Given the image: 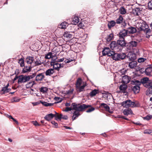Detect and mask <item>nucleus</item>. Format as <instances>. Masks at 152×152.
Wrapping results in <instances>:
<instances>
[{"label":"nucleus","mask_w":152,"mask_h":152,"mask_svg":"<svg viewBox=\"0 0 152 152\" xmlns=\"http://www.w3.org/2000/svg\"><path fill=\"white\" fill-rule=\"evenodd\" d=\"M126 45L124 38H119L117 42L114 41L112 42L110 46L112 50H114L117 52H119L121 51Z\"/></svg>","instance_id":"1"},{"label":"nucleus","mask_w":152,"mask_h":152,"mask_svg":"<svg viewBox=\"0 0 152 152\" xmlns=\"http://www.w3.org/2000/svg\"><path fill=\"white\" fill-rule=\"evenodd\" d=\"M73 107L72 110H75L78 111H82L85 109L91 107V105H87L85 104H76L75 103H72L71 105Z\"/></svg>","instance_id":"2"},{"label":"nucleus","mask_w":152,"mask_h":152,"mask_svg":"<svg viewBox=\"0 0 152 152\" xmlns=\"http://www.w3.org/2000/svg\"><path fill=\"white\" fill-rule=\"evenodd\" d=\"M126 56L124 53H114L112 57L113 60L118 61L123 60L125 58Z\"/></svg>","instance_id":"3"},{"label":"nucleus","mask_w":152,"mask_h":152,"mask_svg":"<svg viewBox=\"0 0 152 152\" xmlns=\"http://www.w3.org/2000/svg\"><path fill=\"white\" fill-rule=\"evenodd\" d=\"M137 25V29L139 31H143L145 32L146 31L149 29L148 25L144 21L142 23H138Z\"/></svg>","instance_id":"4"},{"label":"nucleus","mask_w":152,"mask_h":152,"mask_svg":"<svg viewBox=\"0 0 152 152\" xmlns=\"http://www.w3.org/2000/svg\"><path fill=\"white\" fill-rule=\"evenodd\" d=\"M29 78L28 77L27 75H19V78L18 81V84L21 83H24L29 81Z\"/></svg>","instance_id":"5"},{"label":"nucleus","mask_w":152,"mask_h":152,"mask_svg":"<svg viewBox=\"0 0 152 152\" xmlns=\"http://www.w3.org/2000/svg\"><path fill=\"white\" fill-rule=\"evenodd\" d=\"M134 104V102H132L131 100L129 99L123 101L121 104L124 107L127 108L132 107V106H133Z\"/></svg>","instance_id":"6"},{"label":"nucleus","mask_w":152,"mask_h":152,"mask_svg":"<svg viewBox=\"0 0 152 152\" xmlns=\"http://www.w3.org/2000/svg\"><path fill=\"white\" fill-rule=\"evenodd\" d=\"M103 55L105 56L107 55L110 56H113V54L114 53V52L111 51L110 49L109 48H104V49L102 51Z\"/></svg>","instance_id":"7"},{"label":"nucleus","mask_w":152,"mask_h":152,"mask_svg":"<svg viewBox=\"0 0 152 152\" xmlns=\"http://www.w3.org/2000/svg\"><path fill=\"white\" fill-rule=\"evenodd\" d=\"M152 80H149L148 78L144 77L141 80V84L142 83L143 86L146 87L148 86L150 84H151V82Z\"/></svg>","instance_id":"8"},{"label":"nucleus","mask_w":152,"mask_h":152,"mask_svg":"<svg viewBox=\"0 0 152 152\" xmlns=\"http://www.w3.org/2000/svg\"><path fill=\"white\" fill-rule=\"evenodd\" d=\"M137 44V42L134 41H132L127 43V46L129 47L127 49L131 50L134 47H136Z\"/></svg>","instance_id":"9"},{"label":"nucleus","mask_w":152,"mask_h":152,"mask_svg":"<svg viewBox=\"0 0 152 152\" xmlns=\"http://www.w3.org/2000/svg\"><path fill=\"white\" fill-rule=\"evenodd\" d=\"M127 57L129 61H133L136 59V55L135 53L129 52L127 56Z\"/></svg>","instance_id":"10"},{"label":"nucleus","mask_w":152,"mask_h":152,"mask_svg":"<svg viewBox=\"0 0 152 152\" xmlns=\"http://www.w3.org/2000/svg\"><path fill=\"white\" fill-rule=\"evenodd\" d=\"M128 33V30L125 29H122L119 33V37L120 38H124V37L126 36Z\"/></svg>","instance_id":"11"},{"label":"nucleus","mask_w":152,"mask_h":152,"mask_svg":"<svg viewBox=\"0 0 152 152\" xmlns=\"http://www.w3.org/2000/svg\"><path fill=\"white\" fill-rule=\"evenodd\" d=\"M45 72L39 73L37 74L35 80L37 81H41L45 78V76L44 75Z\"/></svg>","instance_id":"12"},{"label":"nucleus","mask_w":152,"mask_h":152,"mask_svg":"<svg viewBox=\"0 0 152 152\" xmlns=\"http://www.w3.org/2000/svg\"><path fill=\"white\" fill-rule=\"evenodd\" d=\"M122 81L123 83L125 84H127L129 83L130 81V77L127 75H124L122 76Z\"/></svg>","instance_id":"13"},{"label":"nucleus","mask_w":152,"mask_h":152,"mask_svg":"<svg viewBox=\"0 0 152 152\" xmlns=\"http://www.w3.org/2000/svg\"><path fill=\"white\" fill-rule=\"evenodd\" d=\"M24 68L23 69L21 73L24 74L27 72H30L31 70L32 67L30 65L29 66L24 65Z\"/></svg>","instance_id":"14"},{"label":"nucleus","mask_w":152,"mask_h":152,"mask_svg":"<svg viewBox=\"0 0 152 152\" xmlns=\"http://www.w3.org/2000/svg\"><path fill=\"white\" fill-rule=\"evenodd\" d=\"M100 107H101L103 108L107 111L108 112L110 113H112L113 111L110 110V108L109 106L106 104L104 103H101L100 104Z\"/></svg>","instance_id":"15"},{"label":"nucleus","mask_w":152,"mask_h":152,"mask_svg":"<svg viewBox=\"0 0 152 152\" xmlns=\"http://www.w3.org/2000/svg\"><path fill=\"white\" fill-rule=\"evenodd\" d=\"M34 60V57L28 56L26 58L25 61L27 64H30L31 65V64L33 62Z\"/></svg>","instance_id":"16"},{"label":"nucleus","mask_w":152,"mask_h":152,"mask_svg":"<svg viewBox=\"0 0 152 152\" xmlns=\"http://www.w3.org/2000/svg\"><path fill=\"white\" fill-rule=\"evenodd\" d=\"M56 115H54L52 113H50L45 115L44 118L46 120L49 121H50L54 117H56Z\"/></svg>","instance_id":"17"},{"label":"nucleus","mask_w":152,"mask_h":152,"mask_svg":"<svg viewBox=\"0 0 152 152\" xmlns=\"http://www.w3.org/2000/svg\"><path fill=\"white\" fill-rule=\"evenodd\" d=\"M145 74L147 75H152V67H149L145 70Z\"/></svg>","instance_id":"18"},{"label":"nucleus","mask_w":152,"mask_h":152,"mask_svg":"<svg viewBox=\"0 0 152 152\" xmlns=\"http://www.w3.org/2000/svg\"><path fill=\"white\" fill-rule=\"evenodd\" d=\"M127 88V86L125 84H121L119 86L120 91L123 93L126 92Z\"/></svg>","instance_id":"19"},{"label":"nucleus","mask_w":152,"mask_h":152,"mask_svg":"<svg viewBox=\"0 0 152 152\" xmlns=\"http://www.w3.org/2000/svg\"><path fill=\"white\" fill-rule=\"evenodd\" d=\"M151 84H150L147 86L146 88H148L146 91V94L149 95L150 94H152V81Z\"/></svg>","instance_id":"20"},{"label":"nucleus","mask_w":152,"mask_h":152,"mask_svg":"<svg viewBox=\"0 0 152 152\" xmlns=\"http://www.w3.org/2000/svg\"><path fill=\"white\" fill-rule=\"evenodd\" d=\"M79 20L80 19L78 16H74L72 18V24L76 25L79 22Z\"/></svg>","instance_id":"21"},{"label":"nucleus","mask_w":152,"mask_h":152,"mask_svg":"<svg viewBox=\"0 0 152 152\" xmlns=\"http://www.w3.org/2000/svg\"><path fill=\"white\" fill-rule=\"evenodd\" d=\"M128 32L129 34H133L135 33L137 31L136 29L135 28L131 26L127 28Z\"/></svg>","instance_id":"22"},{"label":"nucleus","mask_w":152,"mask_h":152,"mask_svg":"<svg viewBox=\"0 0 152 152\" xmlns=\"http://www.w3.org/2000/svg\"><path fill=\"white\" fill-rule=\"evenodd\" d=\"M55 72L54 69L50 68L47 70L45 72V75L46 76H50Z\"/></svg>","instance_id":"23"},{"label":"nucleus","mask_w":152,"mask_h":152,"mask_svg":"<svg viewBox=\"0 0 152 152\" xmlns=\"http://www.w3.org/2000/svg\"><path fill=\"white\" fill-rule=\"evenodd\" d=\"M123 113L124 115H128L130 114L133 113L132 110L129 108H126L125 109L123 112Z\"/></svg>","instance_id":"24"},{"label":"nucleus","mask_w":152,"mask_h":152,"mask_svg":"<svg viewBox=\"0 0 152 152\" xmlns=\"http://www.w3.org/2000/svg\"><path fill=\"white\" fill-rule=\"evenodd\" d=\"M73 34H74L73 32H72V34H71L70 32L66 31L64 32V37H66L67 38H72L73 36Z\"/></svg>","instance_id":"25"},{"label":"nucleus","mask_w":152,"mask_h":152,"mask_svg":"<svg viewBox=\"0 0 152 152\" xmlns=\"http://www.w3.org/2000/svg\"><path fill=\"white\" fill-rule=\"evenodd\" d=\"M19 70L18 69H16L15 72V73L14 74H13L11 75H13L15 74H16V75L15 77L14 78V79L12 80L13 83H14L15 81L18 79H19V75L18 76V75L19 74Z\"/></svg>","instance_id":"26"},{"label":"nucleus","mask_w":152,"mask_h":152,"mask_svg":"<svg viewBox=\"0 0 152 152\" xmlns=\"http://www.w3.org/2000/svg\"><path fill=\"white\" fill-rule=\"evenodd\" d=\"M67 26V23L65 21L61 23L59 25H58V27L60 28L64 29L66 28V27Z\"/></svg>","instance_id":"27"},{"label":"nucleus","mask_w":152,"mask_h":152,"mask_svg":"<svg viewBox=\"0 0 152 152\" xmlns=\"http://www.w3.org/2000/svg\"><path fill=\"white\" fill-rule=\"evenodd\" d=\"M137 65V63L136 61H132L129 63V66L130 68L133 69Z\"/></svg>","instance_id":"28"},{"label":"nucleus","mask_w":152,"mask_h":152,"mask_svg":"<svg viewBox=\"0 0 152 152\" xmlns=\"http://www.w3.org/2000/svg\"><path fill=\"white\" fill-rule=\"evenodd\" d=\"M140 87L139 86H134L132 87V90L135 94L138 93L139 92Z\"/></svg>","instance_id":"29"},{"label":"nucleus","mask_w":152,"mask_h":152,"mask_svg":"<svg viewBox=\"0 0 152 152\" xmlns=\"http://www.w3.org/2000/svg\"><path fill=\"white\" fill-rule=\"evenodd\" d=\"M85 85H83L81 86H77L76 87V90L77 92H80L81 91H82L84 90V88L85 87Z\"/></svg>","instance_id":"30"},{"label":"nucleus","mask_w":152,"mask_h":152,"mask_svg":"<svg viewBox=\"0 0 152 152\" xmlns=\"http://www.w3.org/2000/svg\"><path fill=\"white\" fill-rule=\"evenodd\" d=\"M116 23L118 24H120L123 22V18L121 15H120L119 18L116 20Z\"/></svg>","instance_id":"31"},{"label":"nucleus","mask_w":152,"mask_h":152,"mask_svg":"<svg viewBox=\"0 0 152 152\" xmlns=\"http://www.w3.org/2000/svg\"><path fill=\"white\" fill-rule=\"evenodd\" d=\"M115 22L114 20H111L109 21L108 23V26L109 28H111L114 26L116 23Z\"/></svg>","instance_id":"32"},{"label":"nucleus","mask_w":152,"mask_h":152,"mask_svg":"<svg viewBox=\"0 0 152 152\" xmlns=\"http://www.w3.org/2000/svg\"><path fill=\"white\" fill-rule=\"evenodd\" d=\"M40 102L45 107L52 106L54 104L53 103H48L47 102L42 101H40Z\"/></svg>","instance_id":"33"},{"label":"nucleus","mask_w":152,"mask_h":152,"mask_svg":"<svg viewBox=\"0 0 152 152\" xmlns=\"http://www.w3.org/2000/svg\"><path fill=\"white\" fill-rule=\"evenodd\" d=\"M131 83L135 85L134 86H139L141 84L140 81L137 80H132L131 81Z\"/></svg>","instance_id":"34"},{"label":"nucleus","mask_w":152,"mask_h":152,"mask_svg":"<svg viewBox=\"0 0 152 152\" xmlns=\"http://www.w3.org/2000/svg\"><path fill=\"white\" fill-rule=\"evenodd\" d=\"M142 10H132V11L131 12L134 15L138 16L140 13V11H141Z\"/></svg>","instance_id":"35"},{"label":"nucleus","mask_w":152,"mask_h":152,"mask_svg":"<svg viewBox=\"0 0 152 152\" xmlns=\"http://www.w3.org/2000/svg\"><path fill=\"white\" fill-rule=\"evenodd\" d=\"M24 59L22 58H21L19 60L18 63L20 64V67H22L24 66Z\"/></svg>","instance_id":"36"},{"label":"nucleus","mask_w":152,"mask_h":152,"mask_svg":"<svg viewBox=\"0 0 152 152\" xmlns=\"http://www.w3.org/2000/svg\"><path fill=\"white\" fill-rule=\"evenodd\" d=\"M53 55L51 52L48 53L45 56V58L46 59H49L53 57Z\"/></svg>","instance_id":"37"},{"label":"nucleus","mask_w":152,"mask_h":152,"mask_svg":"<svg viewBox=\"0 0 152 152\" xmlns=\"http://www.w3.org/2000/svg\"><path fill=\"white\" fill-rule=\"evenodd\" d=\"M51 58L52 59H51V62H52V63H58L57 61H56V60L57 58V57H56V55H53V57Z\"/></svg>","instance_id":"38"},{"label":"nucleus","mask_w":152,"mask_h":152,"mask_svg":"<svg viewBox=\"0 0 152 152\" xmlns=\"http://www.w3.org/2000/svg\"><path fill=\"white\" fill-rule=\"evenodd\" d=\"M82 80L80 78H78L77 80L76 84V87L77 86H80L82 84Z\"/></svg>","instance_id":"39"},{"label":"nucleus","mask_w":152,"mask_h":152,"mask_svg":"<svg viewBox=\"0 0 152 152\" xmlns=\"http://www.w3.org/2000/svg\"><path fill=\"white\" fill-rule=\"evenodd\" d=\"M126 71L127 70L126 69L123 68L119 71L118 73L120 75H124Z\"/></svg>","instance_id":"40"},{"label":"nucleus","mask_w":152,"mask_h":152,"mask_svg":"<svg viewBox=\"0 0 152 152\" xmlns=\"http://www.w3.org/2000/svg\"><path fill=\"white\" fill-rule=\"evenodd\" d=\"M48 90V89L47 87H42L40 88V91L43 94H45Z\"/></svg>","instance_id":"41"},{"label":"nucleus","mask_w":152,"mask_h":152,"mask_svg":"<svg viewBox=\"0 0 152 152\" xmlns=\"http://www.w3.org/2000/svg\"><path fill=\"white\" fill-rule=\"evenodd\" d=\"M113 37V34H110L107 36V41H110L112 40Z\"/></svg>","instance_id":"42"},{"label":"nucleus","mask_w":152,"mask_h":152,"mask_svg":"<svg viewBox=\"0 0 152 152\" xmlns=\"http://www.w3.org/2000/svg\"><path fill=\"white\" fill-rule=\"evenodd\" d=\"M11 90V89L8 88L7 89H2L1 90V92H2V94H4L8 93Z\"/></svg>","instance_id":"43"},{"label":"nucleus","mask_w":152,"mask_h":152,"mask_svg":"<svg viewBox=\"0 0 152 152\" xmlns=\"http://www.w3.org/2000/svg\"><path fill=\"white\" fill-rule=\"evenodd\" d=\"M54 99L57 101V102H56L55 103L61 102L63 100L60 97H55L54 98Z\"/></svg>","instance_id":"44"},{"label":"nucleus","mask_w":152,"mask_h":152,"mask_svg":"<svg viewBox=\"0 0 152 152\" xmlns=\"http://www.w3.org/2000/svg\"><path fill=\"white\" fill-rule=\"evenodd\" d=\"M134 104H133V106H132V107H138L140 106V103L138 102H134Z\"/></svg>","instance_id":"45"},{"label":"nucleus","mask_w":152,"mask_h":152,"mask_svg":"<svg viewBox=\"0 0 152 152\" xmlns=\"http://www.w3.org/2000/svg\"><path fill=\"white\" fill-rule=\"evenodd\" d=\"M60 117L59 118H60V120L61 119H62L64 120H67L68 118V116L66 115H64V116H63V115L62 114L60 113Z\"/></svg>","instance_id":"46"},{"label":"nucleus","mask_w":152,"mask_h":152,"mask_svg":"<svg viewBox=\"0 0 152 152\" xmlns=\"http://www.w3.org/2000/svg\"><path fill=\"white\" fill-rule=\"evenodd\" d=\"M143 118L144 120H145L147 121H148L151 118H152V115H147L145 117H143Z\"/></svg>","instance_id":"47"},{"label":"nucleus","mask_w":152,"mask_h":152,"mask_svg":"<svg viewBox=\"0 0 152 152\" xmlns=\"http://www.w3.org/2000/svg\"><path fill=\"white\" fill-rule=\"evenodd\" d=\"M20 100V99H19L18 97H14L11 99V101L12 103L14 102H17L19 101Z\"/></svg>","instance_id":"48"},{"label":"nucleus","mask_w":152,"mask_h":152,"mask_svg":"<svg viewBox=\"0 0 152 152\" xmlns=\"http://www.w3.org/2000/svg\"><path fill=\"white\" fill-rule=\"evenodd\" d=\"M151 32V30L150 29H148L147 31H146V32H145L146 33V37L147 38H148L150 37L152 35V34H148V33H149V32Z\"/></svg>","instance_id":"49"},{"label":"nucleus","mask_w":152,"mask_h":152,"mask_svg":"<svg viewBox=\"0 0 152 152\" xmlns=\"http://www.w3.org/2000/svg\"><path fill=\"white\" fill-rule=\"evenodd\" d=\"M36 75V73H32V75H27L28 77L29 78V80L31 79H32Z\"/></svg>","instance_id":"50"},{"label":"nucleus","mask_w":152,"mask_h":152,"mask_svg":"<svg viewBox=\"0 0 152 152\" xmlns=\"http://www.w3.org/2000/svg\"><path fill=\"white\" fill-rule=\"evenodd\" d=\"M79 112V111H74L73 113V115H74V116H75L76 117H78L80 115V114Z\"/></svg>","instance_id":"51"},{"label":"nucleus","mask_w":152,"mask_h":152,"mask_svg":"<svg viewBox=\"0 0 152 152\" xmlns=\"http://www.w3.org/2000/svg\"><path fill=\"white\" fill-rule=\"evenodd\" d=\"M56 64H57V65H58V67H56V70L58 71H59L60 70V68H63V66H61V64H59V63H56Z\"/></svg>","instance_id":"52"},{"label":"nucleus","mask_w":152,"mask_h":152,"mask_svg":"<svg viewBox=\"0 0 152 152\" xmlns=\"http://www.w3.org/2000/svg\"><path fill=\"white\" fill-rule=\"evenodd\" d=\"M146 59L142 58H140L138 59V61L139 63H142L146 60Z\"/></svg>","instance_id":"53"},{"label":"nucleus","mask_w":152,"mask_h":152,"mask_svg":"<svg viewBox=\"0 0 152 152\" xmlns=\"http://www.w3.org/2000/svg\"><path fill=\"white\" fill-rule=\"evenodd\" d=\"M90 96L92 97L95 96V89H94L89 94Z\"/></svg>","instance_id":"54"},{"label":"nucleus","mask_w":152,"mask_h":152,"mask_svg":"<svg viewBox=\"0 0 152 152\" xmlns=\"http://www.w3.org/2000/svg\"><path fill=\"white\" fill-rule=\"evenodd\" d=\"M32 83V82L31 81L29 82L28 83L26 84V87L27 88H29L32 87L31 86V84Z\"/></svg>","instance_id":"55"},{"label":"nucleus","mask_w":152,"mask_h":152,"mask_svg":"<svg viewBox=\"0 0 152 152\" xmlns=\"http://www.w3.org/2000/svg\"><path fill=\"white\" fill-rule=\"evenodd\" d=\"M95 109L94 107H91V108H89L86 111V112L87 113L91 112L95 110Z\"/></svg>","instance_id":"56"},{"label":"nucleus","mask_w":152,"mask_h":152,"mask_svg":"<svg viewBox=\"0 0 152 152\" xmlns=\"http://www.w3.org/2000/svg\"><path fill=\"white\" fill-rule=\"evenodd\" d=\"M51 123L53 124L54 125L55 128H57L58 127V123L56 122L55 121H52L51 122Z\"/></svg>","instance_id":"57"},{"label":"nucleus","mask_w":152,"mask_h":152,"mask_svg":"<svg viewBox=\"0 0 152 152\" xmlns=\"http://www.w3.org/2000/svg\"><path fill=\"white\" fill-rule=\"evenodd\" d=\"M148 7L150 10H152V1L148 2Z\"/></svg>","instance_id":"58"},{"label":"nucleus","mask_w":152,"mask_h":152,"mask_svg":"<svg viewBox=\"0 0 152 152\" xmlns=\"http://www.w3.org/2000/svg\"><path fill=\"white\" fill-rule=\"evenodd\" d=\"M74 91L73 89H70L68 91H66V93L67 94H72Z\"/></svg>","instance_id":"59"},{"label":"nucleus","mask_w":152,"mask_h":152,"mask_svg":"<svg viewBox=\"0 0 152 152\" xmlns=\"http://www.w3.org/2000/svg\"><path fill=\"white\" fill-rule=\"evenodd\" d=\"M72 110V109L70 107H66V109L64 110L65 112H68L69 111H71Z\"/></svg>","instance_id":"60"},{"label":"nucleus","mask_w":152,"mask_h":152,"mask_svg":"<svg viewBox=\"0 0 152 152\" xmlns=\"http://www.w3.org/2000/svg\"><path fill=\"white\" fill-rule=\"evenodd\" d=\"M42 63H41L40 61L39 62L38 61H35V65L37 66H39L41 65Z\"/></svg>","instance_id":"61"},{"label":"nucleus","mask_w":152,"mask_h":152,"mask_svg":"<svg viewBox=\"0 0 152 152\" xmlns=\"http://www.w3.org/2000/svg\"><path fill=\"white\" fill-rule=\"evenodd\" d=\"M74 60V58L72 59H71L69 58V59H67V60H66L64 61L66 63H68L70 62L71 61H72Z\"/></svg>","instance_id":"62"},{"label":"nucleus","mask_w":152,"mask_h":152,"mask_svg":"<svg viewBox=\"0 0 152 152\" xmlns=\"http://www.w3.org/2000/svg\"><path fill=\"white\" fill-rule=\"evenodd\" d=\"M78 26H79L80 28H83L85 26L82 23V22H80V23L78 25Z\"/></svg>","instance_id":"63"},{"label":"nucleus","mask_w":152,"mask_h":152,"mask_svg":"<svg viewBox=\"0 0 152 152\" xmlns=\"http://www.w3.org/2000/svg\"><path fill=\"white\" fill-rule=\"evenodd\" d=\"M120 13L121 14H125L126 13V10H119Z\"/></svg>","instance_id":"64"}]
</instances>
